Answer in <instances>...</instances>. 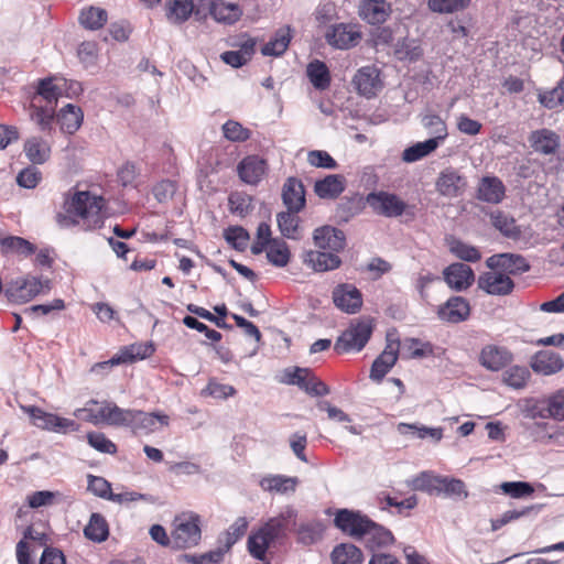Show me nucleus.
Returning a JSON list of instances; mask_svg holds the SVG:
<instances>
[{
    "mask_svg": "<svg viewBox=\"0 0 564 564\" xmlns=\"http://www.w3.org/2000/svg\"><path fill=\"white\" fill-rule=\"evenodd\" d=\"M364 208V198L356 194L351 197H344L337 205L336 214L337 216L348 221L354 216L358 215Z\"/></svg>",
    "mask_w": 564,
    "mask_h": 564,
    "instance_id": "c03bdc74",
    "label": "nucleus"
},
{
    "mask_svg": "<svg viewBox=\"0 0 564 564\" xmlns=\"http://www.w3.org/2000/svg\"><path fill=\"white\" fill-rule=\"evenodd\" d=\"M346 188V180L340 174H330L314 184L315 194L322 199H336Z\"/></svg>",
    "mask_w": 564,
    "mask_h": 564,
    "instance_id": "bb28decb",
    "label": "nucleus"
},
{
    "mask_svg": "<svg viewBox=\"0 0 564 564\" xmlns=\"http://www.w3.org/2000/svg\"><path fill=\"white\" fill-rule=\"evenodd\" d=\"M470 0H427V7L436 13H454L468 8Z\"/></svg>",
    "mask_w": 564,
    "mask_h": 564,
    "instance_id": "6e6d98bb",
    "label": "nucleus"
},
{
    "mask_svg": "<svg viewBox=\"0 0 564 564\" xmlns=\"http://www.w3.org/2000/svg\"><path fill=\"white\" fill-rule=\"evenodd\" d=\"M437 317L446 323L457 324L470 315L469 302L463 296H452L437 308Z\"/></svg>",
    "mask_w": 564,
    "mask_h": 564,
    "instance_id": "dca6fc26",
    "label": "nucleus"
},
{
    "mask_svg": "<svg viewBox=\"0 0 564 564\" xmlns=\"http://www.w3.org/2000/svg\"><path fill=\"white\" fill-rule=\"evenodd\" d=\"M486 263L488 268L503 269L510 278L511 275L527 272L530 269L525 258L511 253L491 256L487 259Z\"/></svg>",
    "mask_w": 564,
    "mask_h": 564,
    "instance_id": "b1692460",
    "label": "nucleus"
},
{
    "mask_svg": "<svg viewBox=\"0 0 564 564\" xmlns=\"http://www.w3.org/2000/svg\"><path fill=\"white\" fill-rule=\"evenodd\" d=\"M530 371L524 366H512L503 372V382L514 389L524 388L530 379Z\"/></svg>",
    "mask_w": 564,
    "mask_h": 564,
    "instance_id": "864d4df0",
    "label": "nucleus"
},
{
    "mask_svg": "<svg viewBox=\"0 0 564 564\" xmlns=\"http://www.w3.org/2000/svg\"><path fill=\"white\" fill-rule=\"evenodd\" d=\"M366 545L370 549L382 547L393 542V535L390 530L370 520L369 528H367L362 538Z\"/></svg>",
    "mask_w": 564,
    "mask_h": 564,
    "instance_id": "e433bc0d",
    "label": "nucleus"
},
{
    "mask_svg": "<svg viewBox=\"0 0 564 564\" xmlns=\"http://www.w3.org/2000/svg\"><path fill=\"white\" fill-rule=\"evenodd\" d=\"M267 160L259 155H247L237 165L239 178L248 185H258L268 173Z\"/></svg>",
    "mask_w": 564,
    "mask_h": 564,
    "instance_id": "ddd939ff",
    "label": "nucleus"
},
{
    "mask_svg": "<svg viewBox=\"0 0 564 564\" xmlns=\"http://www.w3.org/2000/svg\"><path fill=\"white\" fill-rule=\"evenodd\" d=\"M194 10L193 0H166L165 15L173 24H181L187 21Z\"/></svg>",
    "mask_w": 564,
    "mask_h": 564,
    "instance_id": "2f4dec72",
    "label": "nucleus"
},
{
    "mask_svg": "<svg viewBox=\"0 0 564 564\" xmlns=\"http://www.w3.org/2000/svg\"><path fill=\"white\" fill-rule=\"evenodd\" d=\"M333 301L343 312L354 314L362 305L360 291L351 284H339L333 291Z\"/></svg>",
    "mask_w": 564,
    "mask_h": 564,
    "instance_id": "a211bd4d",
    "label": "nucleus"
},
{
    "mask_svg": "<svg viewBox=\"0 0 564 564\" xmlns=\"http://www.w3.org/2000/svg\"><path fill=\"white\" fill-rule=\"evenodd\" d=\"M394 54L400 61L413 62L422 56V48L416 40L403 39L397 43Z\"/></svg>",
    "mask_w": 564,
    "mask_h": 564,
    "instance_id": "49530a36",
    "label": "nucleus"
},
{
    "mask_svg": "<svg viewBox=\"0 0 564 564\" xmlns=\"http://www.w3.org/2000/svg\"><path fill=\"white\" fill-rule=\"evenodd\" d=\"M66 85L67 79L62 77L44 78L39 83L37 96L42 97L47 102L46 107L55 109L56 102L58 98L63 96Z\"/></svg>",
    "mask_w": 564,
    "mask_h": 564,
    "instance_id": "cd10ccee",
    "label": "nucleus"
},
{
    "mask_svg": "<svg viewBox=\"0 0 564 564\" xmlns=\"http://www.w3.org/2000/svg\"><path fill=\"white\" fill-rule=\"evenodd\" d=\"M132 409H121L111 402H105L104 423L113 426H127L131 429L133 423Z\"/></svg>",
    "mask_w": 564,
    "mask_h": 564,
    "instance_id": "473e14b6",
    "label": "nucleus"
},
{
    "mask_svg": "<svg viewBox=\"0 0 564 564\" xmlns=\"http://www.w3.org/2000/svg\"><path fill=\"white\" fill-rule=\"evenodd\" d=\"M440 477L429 473H421L419 476L408 480V486L414 491H424L429 494L437 492Z\"/></svg>",
    "mask_w": 564,
    "mask_h": 564,
    "instance_id": "5fc2aeb1",
    "label": "nucleus"
},
{
    "mask_svg": "<svg viewBox=\"0 0 564 564\" xmlns=\"http://www.w3.org/2000/svg\"><path fill=\"white\" fill-rule=\"evenodd\" d=\"M303 262L316 272H325L337 269L341 260L333 252L308 250L303 256Z\"/></svg>",
    "mask_w": 564,
    "mask_h": 564,
    "instance_id": "a878e982",
    "label": "nucleus"
},
{
    "mask_svg": "<svg viewBox=\"0 0 564 564\" xmlns=\"http://www.w3.org/2000/svg\"><path fill=\"white\" fill-rule=\"evenodd\" d=\"M64 212L57 215L61 226H80L84 230H95L104 226L106 200L89 191H77L65 199Z\"/></svg>",
    "mask_w": 564,
    "mask_h": 564,
    "instance_id": "f257e3e1",
    "label": "nucleus"
},
{
    "mask_svg": "<svg viewBox=\"0 0 564 564\" xmlns=\"http://www.w3.org/2000/svg\"><path fill=\"white\" fill-rule=\"evenodd\" d=\"M260 487L270 492L286 494L293 492L297 486V478L288 477L283 475H270L263 477L260 482Z\"/></svg>",
    "mask_w": 564,
    "mask_h": 564,
    "instance_id": "c9c22d12",
    "label": "nucleus"
},
{
    "mask_svg": "<svg viewBox=\"0 0 564 564\" xmlns=\"http://www.w3.org/2000/svg\"><path fill=\"white\" fill-rule=\"evenodd\" d=\"M2 247L8 252L17 253L19 256L29 257L35 252V246L29 240L18 237L10 236L6 237L1 241Z\"/></svg>",
    "mask_w": 564,
    "mask_h": 564,
    "instance_id": "09e8293b",
    "label": "nucleus"
},
{
    "mask_svg": "<svg viewBox=\"0 0 564 564\" xmlns=\"http://www.w3.org/2000/svg\"><path fill=\"white\" fill-rule=\"evenodd\" d=\"M422 123L430 133V138L425 141H442L446 138V124L441 119V117L435 115H426L423 117Z\"/></svg>",
    "mask_w": 564,
    "mask_h": 564,
    "instance_id": "3c124183",
    "label": "nucleus"
},
{
    "mask_svg": "<svg viewBox=\"0 0 564 564\" xmlns=\"http://www.w3.org/2000/svg\"><path fill=\"white\" fill-rule=\"evenodd\" d=\"M313 239L316 247L332 252L343 250L346 245L345 234L332 226H323L315 229Z\"/></svg>",
    "mask_w": 564,
    "mask_h": 564,
    "instance_id": "aec40b11",
    "label": "nucleus"
},
{
    "mask_svg": "<svg viewBox=\"0 0 564 564\" xmlns=\"http://www.w3.org/2000/svg\"><path fill=\"white\" fill-rule=\"evenodd\" d=\"M248 521L246 518H238L224 533L220 542L223 546L220 549L224 553H227L234 544H236L247 532Z\"/></svg>",
    "mask_w": 564,
    "mask_h": 564,
    "instance_id": "79ce46f5",
    "label": "nucleus"
},
{
    "mask_svg": "<svg viewBox=\"0 0 564 564\" xmlns=\"http://www.w3.org/2000/svg\"><path fill=\"white\" fill-rule=\"evenodd\" d=\"M489 269L478 278L479 289L491 295H509L514 289L512 279L503 269Z\"/></svg>",
    "mask_w": 564,
    "mask_h": 564,
    "instance_id": "1a4fd4ad",
    "label": "nucleus"
},
{
    "mask_svg": "<svg viewBox=\"0 0 564 564\" xmlns=\"http://www.w3.org/2000/svg\"><path fill=\"white\" fill-rule=\"evenodd\" d=\"M435 185L441 195L457 197L463 194L467 183L455 170L446 169L440 173Z\"/></svg>",
    "mask_w": 564,
    "mask_h": 564,
    "instance_id": "4be33fe9",
    "label": "nucleus"
},
{
    "mask_svg": "<svg viewBox=\"0 0 564 564\" xmlns=\"http://www.w3.org/2000/svg\"><path fill=\"white\" fill-rule=\"evenodd\" d=\"M98 404L99 402L97 400L91 399L86 403L85 408L77 409L74 412V415L77 417H83L85 421L95 425L104 423L105 402L101 403V406L98 410H95L93 406Z\"/></svg>",
    "mask_w": 564,
    "mask_h": 564,
    "instance_id": "4d7b16f0",
    "label": "nucleus"
},
{
    "mask_svg": "<svg viewBox=\"0 0 564 564\" xmlns=\"http://www.w3.org/2000/svg\"><path fill=\"white\" fill-rule=\"evenodd\" d=\"M307 76L312 85L321 90L329 87L330 74L325 63L316 59L307 65Z\"/></svg>",
    "mask_w": 564,
    "mask_h": 564,
    "instance_id": "a19ab883",
    "label": "nucleus"
},
{
    "mask_svg": "<svg viewBox=\"0 0 564 564\" xmlns=\"http://www.w3.org/2000/svg\"><path fill=\"white\" fill-rule=\"evenodd\" d=\"M370 520L369 517L360 511L340 509L335 514L334 524L343 533L355 539H361L367 528H369Z\"/></svg>",
    "mask_w": 564,
    "mask_h": 564,
    "instance_id": "0eeeda50",
    "label": "nucleus"
},
{
    "mask_svg": "<svg viewBox=\"0 0 564 564\" xmlns=\"http://www.w3.org/2000/svg\"><path fill=\"white\" fill-rule=\"evenodd\" d=\"M24 411L29 414L32 423L43 430L65 433L67 431H78L79 429V425L74 420L45 412L35 405L24 408Z\"/></svg>",
    "mask_w": 564,
    "mask_h": 564,
    "instance_id": "39448f33",
    "label": "nucleus"
},
{
    "mask_svg": "<svg viewBox=\"0 0 564 564\" xmlns=\"http://www.w3.org/2000/svg\"><path fill=\"white\" fill-rule=\"evenodd\" d=\"M294 516L293 510H288L286 512L280 513L278 517L269 519L261 528L253 531L247 542L250 555L258 561H264L268 549L278 539L284 536Z\"/></svg>",
    "mask_w": 564,
    "mask_h": 564,
    "instance_id": "f03ea898",
    "label": "nucleus"
},
{
    "mask_svg": "<svg viewBox=\"0 0 564 564\" xmlns=\"http://www.w3.org/2000/svg\"><path fill=\"white\" fill-rule=\"evenodd\" d=\"M24 152L34 164L44 163L51 155L48 143H25Z\"/></svg>",
    "mask_w": 564,
    "mask_h": 564,
    "instance_id": "69168bd1",
    "label": "nucleus"
},
{
    "mask_svg": "<svg viewBox=\"0 0 564 564\" xmlns=\"http://www.w3.org/2000/svg\"><path fill=\"white\" fill-rule=\"evenodd\" d=\"M539 101L546 108L553 109L564 102V80L556 87L539 94Z\"/></svg>",
    "mask_w": 564,
    "mask_h": 564,
    "instance_id": "0e129e2a",
    "label": "nucleus"
},
{
    "mask_svg": "<svg viewBox=\"0 0 564 564\" xmlns=\"http://www.w3.org/2000/svg\"><path fill=\"white\" fill-rule=\"evenodd\" d=\"M404 350L409 358H424L434 354L433 345L417 338L404 340Z\"/></svg>",
    "mask_w": 564,
    "mask_h": 564,
    "instance_id": "13d9d810",
    "label": "nucleus"
},
{
    "mask_svg": "<svg viewBox=\"0 0 564 564\" xmlns=\"http://www.w3.org/2000/svg\"><path fill=\"white\" fill-rule=\"evenodd\" d=\"M451 251L464 261L477 262L481 259V253L476 247L460 240H454L451 243Z\"/></svg>",
    "mask_w": 564,
    "mask_h": 564,
    "instance_id": "e2e57ef3",
    "label": "nucleus"
},
{
    "mask_svg": "<svg viewBox=\"0 0 564 564\" xmlns=\"http://www.w3.org/2000/svg\"><path fill=\"white\" fill-rule=\"evenodd\" d=\"M202 540V519L194 511H183L172 521V541L174 550L197 546Z\"/></svg>",
    "mask_w": 564,
    "mask_h": 564,
    "instance_id": "7ed1b4c3",
    "label": "nucleus"
},
{
    "mask_svg": "<svg viewBox=\"0 0 564 564\" xmlns=\"http://www.w3.org/2000/svg\"><path fill=\"white\" fill-rule=\"evenodd\" d=\"M329 45L338 50H348L356 46L361 40V32L355 24L339 23L330 26L326 34Z\"/></svg>",
    "mask_w": 564,
    "mask_h": 564,
    "instance_id": "9b49d317",
    "label": "nucleus"
},
{
    "mask_svg": "<svg viewBox=\"0 0 564 564\" xmlns=\"http://www.w3.org/2000/svg\"><path fill=\"white\" fill-rule=\"evenodd\" d=\"M546 403L550 416L557 421H564V389L550 395Z\"/></svg>",
    "mask_w": 564,
    "mask_h": 564,
    "instance_id": "774afa93",
    "label": "nucleus"
},
{
    "mask_svg": "<svg viewBox=\"0 0 564 564\" xmlns=\"http://www.w3.org/2000/svg\"><path fill=\"white\" fill-rule=\"evenodd\" d=\"M351 83L357 93L368 99L376 97L384 86L380 69L373 65L359 68Z\"/></svg>",
    "mask_w": 564,
    "mask_h": 564,
    "instance_id": "423d86ee",
    "label": "nucleus"
},
{
    "mask_svg": "<svg viewBox=\"0 0 564 564\" xmlns=\"http://www.w3.org/2000/svg\"><path fill=\"white\" fill-rule=\"evenodd\" d=\"M225 239L236 250L243 251L248 247L250 236L245 228L240 226H234L225 230Z\"/></svg>",
    "mask_w": 564,
    "mask_h": 564,
    "instance_id": "680f3d73",
    "label": "nucleus"
},
{
    "mask_svg": "<svg viewBox=\"0 0 564 564\" xmlns=\"http://www.w3.org/2000/svg\"><path fill=\"white\" fill-rule=\"evenodd\" d=\"M444 280L456 291L468 289L475 281L473 269L465 263H453L444 270Z\"/></svg>",
    "mask_w": 564,
    "mask_h": 564,
    "instance_id": "412c9836",
    "label": "nucleus"
},
{
    "mask_svg": "<svg viewBox=\"0 0 564 564\" xmlns=\"http://www.w3.org/2000/svg\"><path fill=\"white\" fill-rule=\"evenodd\" d=\"M83 111L79 107L72 104L63 107L57 115V122L62 131L67 134H73L79 129L83 122Z\"/></svg>",
    "mask_w": 564,
    "mask_h": 564,
    "instance_id": "7c9ffc66",
    "label": "nucleus"
},
{
    "mask_svg": "<svg viewBox=\"0 0 564 564\" xmlns=\"http://www.w3.org/2000/svg\"><path fill=\"white\" fill-rule=\"evenodd\" d=\"M254 41L252 39H248L239 45L238 51L224 52L220 55V58L224 63L232 67H241L251 58L254 52Z\"/></svg>",
    "mask_w": 564,
    "mask_h": 564,
    "instance_id": "4c0bfd02",
    "label": "nucleus"
},
{
    "mask_svg": "<svg viewBox=\"0 0 564 564\" xmlns=\"http://www.w3.org/2000/svg\"><path fill=\"white\" fill-rule=\"evenodd\" d=\"M86 539L101 543L109 536V524L106 518L97 512L91 513L87 525L84 529Z\"/></svg>",
    "mask_w": 564,
    "mask_h": 564,
    "instance_id": "f704fd0d",
    "label": "nucleus"
},
{
    "mask_svg": "<svg viewBox=\"0 0 564 564\" xmlns=\"http://www.w3.org/2000/svg\"><path fill=\"white\" fill-rule=\"evenodd\" d=\"M42 291V282L37 278H19L8 283L4 294L9 302L24 304Z\"/></svg>",
    "mask_w": 564,
    "mask_h": 564,
    "instance_id": "9d476101",
    "label": "nucleus"
},
{
    "mask_svg": "<svg viewBox=\"0 0 564 564\" xmlns=\"http://www.w3.org/2000/svg\"><path fill=\"white\" fill-rule=\"evenodd\" d=\"M154 347L152 344H132L130 346L123 347L119 354L115 355L111 359L104 362H98L95 365V368H105L108 366H116L121 364H131L137 360H142L149 358L154 352Z\"/></svg>",
    "mask_w": 564,
    "mask_h": 564,
    "instance_id": "2eb2a0df",
    "label": "nucleus"
},
{
    "mask_svg": "<svg viewBox=\"0 0 564 564\" xmlns=\"http://www.w3.org/2000/svg\"><path fill=\"white\" fill-rule=\"evenodd\" d=\"M170 424L169 415L160 412H143L134 410L131 430L134 434L149 435Z\"/></svg>",
    "mask_w": 564,
    "mask_h": 564,
    "instance_id": "4468645a",
    "label": "nucleus"
},
{
    "mask_svg": "<svg viewBox=\"0 0 564 564\" xmlns=\"http://www.w3.org/2000/svg\"><path fill=\"white\" fill-rule=\"evenodd\" d=\"M300 212H293L286 209V212H281L276 215V221L281 234L290 239H296L300 237V217L297 216Z\"/></svg>",
    "mask_w": 564,
    "mask_h": 564,
    "instance_id": "ea45409f",
    "label": "nucleus"
},
{
    "mask_svg": "<svg viewBox=\"0 0 564 564\" xmlns=\"http://www.w3.org/2000/svg\"><path fill=\"white\" fill-rule=\"evenodd\" d=\"M506 196V186L497 176H484L477 187V199L489 203L499 204Z\"/></svg>",
    "mask_w": 564,
    "mask_h": 564,
    "instance_id": "5701e85b",
    "label": "nucleus"
},
{
    "mask_svg": "<svg viewBox=\"0 0 564 564\" xmlns=\"http://www.w3.org/2000/svg\"><path fill=\"white\" fill-rule=\"evenodd\" d=\"M400 341L387 338L383 351L375 359L370 369V378L381 382L386 375L395 365L399 357Z\"/></svg>",
    "mask_w": 564,
    "mask_h": 564,
    "instance_id": "f8f14e48",
    "label": "nucleus"
},
{
    "mask_svg": "<svg viewBox=\"0 0 564 564\" xmlns=\"http://www.w3.org/2000/svg\"><path fill=\"white\" fill-rule=\"evenodd\" d=\"M224 551L218 547L204 554H183L180 557L181 564H220L224 560Z\"/></svg>",
    "mask_w": 564,
    "mask_h": 564,
    "instance_id": "603ef678",
    "label": "nucleus"
},
{
    "mask_svg": "<svg viewBox=\"0 0 564 564\" xmlns=\"http://www.w3.org/2000/svg\"><path fill=\"white\" fill-rule=\"evenodd\" d=\"M267 258L275 267H285L290 261V250L283 240H273L268 250Z\"/></svg>",
    "mask_w": 564,
    "mask_h": 564,
    "instance_id": "8fccbe9b",
    "label": "nucleus"
},
{
    "mask_svg": "<svg viewBox=\"0 0 564 564\" xmlns=\"http://www.w3.org/2000/svg\"><path fill=\"white\" fill-rule=\"evenodd\" d=\"M490 218L494 227L502 235L511 238L520 235V229L518 228L513 217H510L503 212H496L491 214Z\"/></svg>",
    "mask_w": 564,
    "mask_h": 564,
    "instance_id": "de8ad7c7",
    "label": "nucleus"
},
{
    "mask_svg": "<svg viewBox=\"0 0 564 564\" xmlns=\"http://www.w3.org/2000/svg\"><path fill=\"white\" fill-rule=\"evenodd\" d=\"M530 367L535 373L550 376L560 372L564 368V361L554 351L541 350L531 358Z\"/></svg>",
    "mask_w": 564,
    "mask_h": 564,
    "instance_id": "393cba45",
    "label": "nucleus"
},
{
    "mask_svg": "<svg viewBox=\"0 0 564 564\" xmlns=\"http://www.w3.org/2000/svg\"><path fill=\"white\" fill-rule=\"evenodd\" d=\"M375 328L373 319L361 317L351 321L335 343V350L338 354L360 351L369 341Z\"/></svg>",
    "mask_w": 564,
    "mask_h": 564,
    "instance_id": "20e7f679",
    "label": "nucleus"
},
{
    "mask_svg": "<svg viewBox=\"0 0 564 564\" xmlns=\"http://www.w3.org/2000/svg\"><path fill=\"white\" fill-rule=\"evenodd\" d=\"M366 200L376 214L386 217H399L406 208L398 195L384 191L369 193Z\"/></svg>",
    "mask_w": 564,
    "mask_h": 564,
    "instance_id": "6e6552de",
    "label": "nucleus"
},
{
    "mask_svg": "<svg viewBox=\"0 0 564 564\" xmlns=\"http://www.w3.org/2000/svg\"><path fill=\"white\" fill-rule=\"evenodd\" d=\"M282 202L286 209L302 212L306 205L305 187L297 177H288L282 186Z\"/></svg>",
    "mask_w": 564,
    "mask_h": 564,
    "instance_id": "6ab92c4d",
    "label": "nucleus"
},
{
    "mask_svg": "<svg viewBox=\"0 0 564 564\" xmlns=\"http://www.w3.org/2000/svg\"><path fill=\"white\" fill-rule=\"evenodd\" d=\"M88 490L95 496L110 500L112 497L111 485L100 476L88 475Z\"/></svg>",
    "mask_w": 564,
    "mask_h": 564,
    "instance_id": "338daca9",
    "label": "nucleus"
},
{
    "mask_svg": "<svg viewBox=\"0 0 564 564\" xmlns=\"http://www.w3.org/2000/svg\"><path fill=\"white\" fill-rule=\"evenodd\" d=\"M209 13L217 22L232 24L240 19L242 10L237 3L215 0L210 4Z\"/></svg>",
    "mask_w": 564,
    "mask_h": 564,
    "instance_id": "c756f323",
    "label": "nucleus"
},
{
    "mask_svg": "<svg viewBox=\"0 0 564 564\" xmlns=\"http://www.w3.org/2000/svg\"><path fill=\"white\" fill-rule=\"evenodd\" d=\"M86 438L88 444L100 453L111 455L117 453V445L101 432H89Z\"/></svg>",
    "mask_w": 564,
    "mask_h": 564,
    "instance_id": "052dcab7",
    "label": "nucleus"
},
{
    "mask_svg": "<svg viewBox=\"0 0 564 564\" xmlns=\"http://www.w3.org/2000/svg\"><path fill=\"white\" fill-rule=\"evenodd\" d=\"M291 41L290 28H282L276 31L274 36L261 48L263 55L280 56L289 47Z\"/></svg>",
    "mask_w": 564,
    "mask_h": 564,
    "instance_id": "58836bf2",
    "label": "nucleus"
},
{
    "mask_svg": "<svg viewBox=\"0 0 564 564\" xmlns=\"http://www.w3.org/2000/svg\"><path fill=\"white\" fill-rule=\"evenodd\" d=\"M513 360L512 352L503 346L486 345L479 354V364L491 371H499Z\"/></svg>",
    "mask_w": 564,
    "mask_h": 564,
    "instance_id": "f3484780",
    "label": "nucleus"
},
{
    "mask_svg": "<svg viewBox=\"0 0 564 564\" xmlns=\"http://www.w3.org/2000/svg\"><path fill=\"white\" fill-rule=\"evenodd\" d=\"M106 10L98 7L84 9L79 15L80 24L89 30H99L107 23Z\"/></svg>",
    "mask_w": 564,
    "mask_h": 564,
    "instance_id": "37998d69",
    "label": "nucleus"
},
{
    "mask_svg": "<svg viewBox=\"0 0 564 564\" xmlns=\"http://www.w3.org/2000/svg\"><path fill=\"white\" fill-rule=\"evenodd\" d=\"M187 311L191 312L192 314L199 316L200 318L214 323L219 328H230V326L227 325L223 318L224 316L227 315L228 312L225 304L217 305L214 307V311L219 315V317L212 314L208 310L195 304H188Z\"/></svg>",
    "mask_w": 564,
    "mask_h": 564,
    "instance_id": "a18cd8bd",
    "label": "nucleus"
},
{
    "mask_svg": "<svg viewBox=\"0 0 564 564\" xmlns=\"http://www.w3.org/2000/svg\"><path fill=\"white\" fill-rule=\"evenodd\" d=\"M378 501L382 509H386L383 503L388 507H395L399 513H402L404 509L411 510L416 507L417 498L415 495H412L403 500H398L395 497H391L389 494L381 492L378 495Z\"/></svg>",
    "mask_w": 564,
    "mask_h": 564,
    "instance_id": "bf43d9fd",
    "label": "nucleus"
},
{
    "mask_svg": "<svg viewBox=\"0 0 564 564\" xmlns=\"http://www.w3.org/2000/svg\"><path fill=\"white\" fill-rule=\"evenodd\" d=\"M333 564H361L364 554L351 543H341L334 547L330 554Z\"/></svg>",
    "mask_w": 564,
    "mask_h": 564,
    "instance_id": "72a5a7b5",
    "label": "nucleus"
},
{
    "mask_svg": "<svg viewBox=\"0 0 564 564\" xmlns=\"http://www.w3.org/2000/svg\"><path fill=\"white\" fill-rule=\"evenodd\" d=\"M359 15L370 24H380L389 18L390 6L383 0H367L360 6Z\"/></svg>",
    "mask_w": 564,
    "mask_h": 564,
    "instance_id": "c85d7f7f",
    "label": "nucleus"
}]
</instances>
